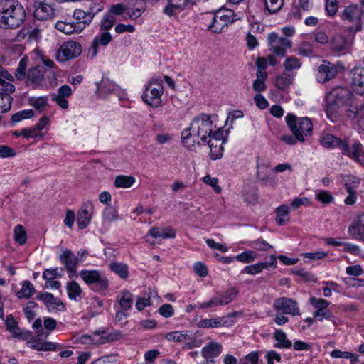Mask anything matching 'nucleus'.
Returning a JSON list of instances; mask_svg holds the SVG:
<instances>
[{
	"instance_id": "e2e57ef3",
	"label": "nucleus",
	"mask_w": 364,
	"mask_h": 364,
	"mask_svg": "<svg viewBox=\"0 0 364 364\" xmlns=\"http://www.w3.org/2000/svg\"><path fill=\"white\" fill-rule=\"evenodd\" d=\"M38 304L35 301H31L26 304L23 310L25 314V316L28 321L33 319L36 315L34 309L38 307Z\"/></svg>"
},
{
	"instance_id": "9b49d317",
	"label": "nucleus",
	"mask_w": 364,
	"mask_h": 364,
	"mask_svg": "<svg viewBox=\"0 0 364 364\" xmlns=\"http://www.w3.org/2000/svg\"><path fill=\"white\" fill-rule=\"evenodd\" d=\"M224 131L222 128L216 130V132L212 136V139L203 144H208L210 149V157L213 160H217L223 156V147L225 143Z\"/></svg>"
},
{
	"instance_id": "6e6d98bb",
	"label": "nucleus",
	"mask_w": 364,
	"mask_h": 364,
	"mask_svg": "<svg viewBox=\"0 0 364 364\" xmlns=\"http://www.w3.org/2000/svg\"><path fill=\"white\" fill-rule=\"evenodd\" d=\"M256 252L253 250H247L237 255L235 259L242 263H250L253 262L257 257Z\"/></svg>"
},
{
	"instance_id": "cd10ccee",
	"label": "nucleus",
	"mask_w": 364,
	"mask_h": 364,
	"mask_svg": "<svg viewBox=\"0 0 364 364\" xmlns=\"http://www.w3.org/2000/svg\"><path fill=\"white\" fill-rule=\"evenodd\" d=\"M215 13L216 14V17L223 23H225V26L226 27L229 24L241 18V16L238 15V14H235L232 9L227 8H221L217 10Z\"/></svg>"
},
{
	"instance_id": "9d476101",
	"label": "nucleus",
	"mask_w": 364,
	"mask_h": 364,
	"mask_svg": "<svg viewBox=\"0 0 364 364\" xmlns=\"http://www.w3.org/2000/svg\"><path fill=\"white\" fill-rule=\"evenodd\" d=\"M114 93L120 100L127 98V92L120 88L114 82L107 78H102L97 84L96 95L99 98H106L109 95Z\"/></svg>"
},
{
	"instance_id": "0e129e2a",
	"label": "nucleus",
	"mask_w": 364,
	"mask_h": 364,
	"mask_svg": "<svg viewBox=\"0 0 364 364\" xmlns=\"http://www.w3.org/2000/svg\"><path fill=\"white\" fill-rule=\"evenodd\" d=\"M119 215L117 214V211L112 208L107 207L105 209L103 212V220L105 223L109 225L112 221H115L118 219Z\"/></svg>"
},
{
	"instance_id": "864d4df0",
	"label": "nucleus",
	"mask_w": 364,
	"mask_h": 364,
	"mask_svg": "<svg viewBox=\"0 0 364 364\" xmlns=\"http://www.w3.org/2000/svg\"><path fill=\"white\" fill-rule=\"evenodd\" d=\"M218 306H224V302H222L219 293L212 297L209 301L198 304V308L200 309H210Z\"/></svg>"
},
{
	"instance_id": "f03ea898",
	"label": "nucleus",
	"mask_w": 364,
	"mask_h": 364,
	"mask_svg": "<svg viewBox=\"0 0 364 364\" xmlns=\"http://www.w3.org/2000/svg\"><path fill=\"white\" fill-rule=\"evenodd\" d=\"M217 116L200 114L192 120L190 127L181 133V141L183 145L191 148L194 144H202L212 139L216 132L215 124Z\"/></svg>"
},
{
	"instance_id": "4468645a",
	"label": "nucleus",
	"mask_w": 364,
	"mask_h": 364,
	"mask_svg": "<svg viewBox=\"0 0 364 364\" xmlns=\"http://www.w3.org/2000/svg\"><path fill=\"white\" fill-rule=\"evenodd\" d=\"M33 16L38 20L47 21L54 17L55 9L47 0H36L33 4Z\"/></svg>"
},
{
	"instance_id": "603ef678",
	"label": "nucleus",
	"mask_w": 364,
	"mask_h": 364,
	"mask_svg": "<svg viewBox=\"0 0 364 364\" xmlns=\"http://www.w3.org/2000/svg\"><path fill=\"white\" fill-rule=\"evenodd\" d=\"M237 295L238 290L235 287H232L225 292L219 294L222 302H224V305H226L235 299Z\"/></svg>"
},
{
	"instance_id": "0eeeda50",
	"label": "nucleus",
	"mask_w": 364,
	"mask_h": 364,
	"mask_svg": "<svg viewBox=\"0 0 364 364\" xmlns=\"http://www.w3.org/2000/svg\"><path fill=\"white\" fill-rule=\"evenodd\" d=\"M164 87L161 84L150 82L144 90L141 99L146 105L157 108L161 105Z\"/></svg>"
},
{
	"instance_id": "37998d69",
	"label": "nucleus",
	"mask_w": 364,
	"mask_h": 364,
	"mask_svg": "<svg viewBox=\"0 0 364 364\" xmlns=\"http://www.w3.org/2000/svg\"><path fill=\"white\" fill-rule=\"evenodd\" d=\"M48 97H31L28 98L29 105L33 107L39 112H43L48 106Z\"/></svg>"
},
{
	"instance_id": "20e7f679",
	"label": "nucleus",
	"mask_w": 364,
	"mask_h": 364,
	"mask_svg": "<svg viewBox=\"0 0 364 364\" xmlns=\"http://www.w3.org/2000/svg\"><path fill=\"white\" fill-rule=\"evenodd\" d=\"M26 16L24 8L17 0H0V28L19 27Z\"/></svg>"
},
{
	"instance_id": "79ce46f5",
	"label": "nucleus",
	"mask_w": 364,
	"mask_h": 364,
	"mask_svg": "<svg viewBox=\"0 0 364 364\" xmlns=\"http://www.w3.org/2000/svg\"><path fill=\"white\" fill-rule=\"evenodd\" d=\"M35 291L33 284L28 280H25L22 282L21 289L16 293V296L18 299H29L34 294Z\"/></svg>"
},
{
	"instance_id": "5701e85b",
	"label": "nucleus",
	"mask_w": 364,
	"mask_h": 364,
	"mask_svg": "<svg viewBox=\"0 0 364 364\" xmlns=\"http://www.w3.org/2000/svg\"><path fill=\"white\" fill-rule=\"evenodd\" d=\"M36 298L38 300L42 301L49 311H61L65 309L63 303L59 299L54 297L51 293H41Z\"/></svg>"
},
{
	"instance_id": "c85d7f7f",
	"label": "nucleus",
	"mask_w": 364,
	"mask_h": 364,
	"mask_svg": "<svg viewBox=\"0 0 364 364\" xmlns=\"http://www.w3.org/2000/svg\"><path fill=\"white\" fill-rule=\"evenodd\" d=\"M95 13L93 11H85L80 9H76L73 12V19L82 25L84 30L92 21Z\"/></svg>"
},
{
	"instance_id": "680f3d73",
	"label": "nucleus",
	"mask_w": 364,
	"mask_h": 364,
	"mask_svg": "<svg viewBox=\"0 0 364 364\" xmlns=\"http://www.w3.org/2000/svg\"><path fill=\"white\" fill-rule=\"evenodd\" d=\"M311 204V200L308 197H297L294 198L291 203L290 208L295 210L301 206H309Z\"/></svg>"
},
{
	"instance_id": "ea45409f",
	"label": "nucleus",
	"mask_w": 364,
	"mask_h": 364,
	"mask_svg": "<svg viewBox=\"0 0 364 364\" xmlns=\"http://www.w3.org/2000/svg\"><path fill=\"white\" fill-rule=\"evenodd\" d=\"M117 301L122 310L128 311L132 307L133 295L129 291H122Z\"/></svg>"
},
{
	"instance_id": "c03bdc74",
	"label": "nucleus",
	"mask_w": 364,
	"mask_h": 364,
	"mask_svg": "<svg viewBox=\"0 0 364 364\" xmlns=\"http://www.w3.org/2000/svg\"><path fill=\"white\" fill-rule=\"evenodd\" d=\"M315 200L327 205L334 202L333 196L328 191L326 190H316L315 191Z\"/></svg>"
},
{
	"instance_id": "4c0bfd02",
	"label": "nucleus",
	"mask_w": 364,
	"mask_h": 364,
	"mask_svg": "<svg viewBox=\"0 0 364 364\" xmlns=\"http://www.w3.org/2000/svg\"><path fill=\"white\" fill-rule=\"evenodd\" d=\"M342 179L346 191H356L360 183V180L358 177L350 174L342 176Z\"/></svg>"
},
{
	"instance_id": "f257e3e1",
	"label": "nucleus",
	"mask_w": 364,
	"mask_h": 364,
	"mask_svg": "<svg viewBox=\"0 0 364 364\" xmlns=\"http://www.w3.org/2000/svg\"><path fill=\"white\" fill-rule=\"evenodd\" d=\"M358 111L353 95L346 87H336L326 96L325 112L332 122H337L345 117L354 118Z\"/></svg>"
},
{
	"instance_id": "f3484780",
	"label": "nucleus",
	"mask_w": 364,
	"mask_h": 364,
	"mask_svg": "<svg viewBox=\"0 0 364 364\" xmlns=\"http://www.w3.org/2000/svg\"><path fill=\"white\" fill-rule=\"evenodd\" d=\"M347 139V137L341 139L329 133H323L320 138V144L328 149H338L342 152Z\"/></svg>"
},
{
	"instance_id": "bb28decb",
	"label": "nucleus",
	"mask_w": 364,
	"mask_h": 364,
	"mask_svg": "<svg viewBox=\"0 0 364 364\" xmlns=\"http://www.w3.org/2000/svg\"><path fill=\"white\" fill-rule=\"evenodd\" d=\"M112 40V36L108 31H103L99 35L96 36L92 43L89 49L91 57L95 58L100 46H107Z\"/></svg>"
},
{
	"instance_id": "ddd939ff",
	"label": "nucleus",
	"mask_w": 364,
	"mask_h": 364,
	"mask_svg": "<svg viewBox=\"0 0 364 364\" xmlns=\"http://www.w3.org/2000/svg\"><path fill=\"white\" fill-rule=\"evenodd\" d=\"M273 306L275 310L291 316H300L301 312L297 302L289 297H279L274 301Z\"/></svg>"
},
{
	"instance_id": "58836bf2",
	"label": "nucleus",
	"mask_w": 364,
	"mask_h": 364,
	"mask_svg": "<svg viewBox=\"0 0 364 364\" xmlns=\"http://www.w3.org/2000/svg\"><path fill=\"white\" fill-rule=\"evenodd\" d=\"M274 338L277 341L274 345L277 348H289L291 347V342L287 339V336L282 330H276L274 333Z\"/></svg>"
},
{
	"instance_id": "e433bc0d",
	"label": "nucleus",
	"mask_w": 364,
	"mask_h": 364,
	"mask_svg": "<svg viewBox=\"0 0 364 364\" xmlns=\"http://www.w3.org/2000/svg\"><path fill=\"white\" fill-rule=\"evenodd\" d=\"M149 236L155 239L174 238L176 237V232L174 229H150L146 237H148Z\"/></svg>"
},
{
	"instance_id": "c756f323",
	"label": "nucleus",
	"mask_w": 364,
	"mask_h": 364,
	"mask_svg": "<svg viewBox=\"0 0 364 364\" xmlns=\"http://www.w3.org/2000/svg\"><path fill=\"white\" fill-rule=\"evenodd\" d=\"M190 2V0H168L164 13L171 16L181 12Z\"/></svg>"
},
{
	"instance_id": "c9c22d12",
	"label": "nucleus",
	"mask_w": 364,
	"mask_h": 364,
	"mask_svg": "<svg viewBox=\"0 0 364 364\" xmlns=\"http://www.w3.org/2000/svg\"><path fill=\"white\" fill-rule=\"evenodd\" d=\"M267 79V72L257 71L256 79L252 82L253 90L257 92H264L267 88L266 85Z\"/></svg>"
},
{
	"instance_id": "13d9d810",
	"label": "nucleus",
	"mask_w": 364,
	"mask_h": 364,
	"mask_svg": "<svg viewBox=\"0 0 364 364\" xmlns=\"http://www.w3.org/2000/svg\"><path fill=\"white\" fill-rule=\"evenodd\" d=\"M331 356L333 358H346L349 359L352 362L358 361V355L347 351H341L340 350H333L331 353Z\"/></svg>"
},
{
	"instance_id": "a19ab883",
	"label": "nucleus",
	"mask_w": 364,
	"mask_h": 364,
	"mask_svg": "<svg viewBox=\"0 0 364 364\" xmlns=\"http://www.w3.org/2000/svg\"><path fill=\"white\" fill-rule=\"evenodd\" d=\"M289 208L287 205H281L276 209V221L278 225H284L289 220Z\"/></svg>"
},
{
	"instance_id": "8fccbe9b",
	"label": "nucleus",
	"mask_w": 364,
	"mask_h": 364,
	"mask_svg": "<svg viewBox=\"0 0 364 364\" xmlns=\"http://www.w3.org/2000/svg\"><path fill=\"white\" fill-rule=\"evenodd\" d=\"M22 134L23 138L26 139H33L36 141H39L44 136V134H41L35 126L23 128Z\"/></svg>"
},
{
	"instance_id": "473e14b6",
	"label": "nucleus",
	"mask_w": 364,
	"mask_h": 364,
	"mask_svg": "<svg viewBox=\"0 0 364 364\" xmlns=\"http://www.w3.org/2000/svg\"><path fill=\"white\" fill-rule=\"evenodd\" d=\"M136 183V178L129 175H117L115 176L113 182L114 187L116 188H129Z\"/></svg>"
},
{
	"instance_id": "1a4fd4ad",
	"label": "nucleus",
	"mask_w": 364,
	"mask_h": 364,
	"mask_svg": "<svg viewBox=\"0 0 364 364\" xmlns=\"http://www.w3.org/2000/svg\"><path fill=\"white\" fill-rule=\"evenodd\" d=\"M269 50L276 55L284 57L287 50L291 48V41L283 37H279L277 33L272 32L267 37Z\"/></svg>"
},
{
	"instance_id": "39448f33",
	"label": "nucleus",
	"mask_w": 364,
	"mask_h": 364,
	"mask_svg": "<svg viewBox=\"0 0 364 364\" xmlns=\"http://www.w3.org/2000/svg\"><path fill=\"white\" fill-rule=\"evenodd\" d=\"M285 121L298 141L304 143L312 135L313 124L309 118H298L294 114H287Z\"/></svg>"
},
{
	"instance_id": "49530a36",
	"label": "nucleus",
	"mask_w": 364,
	"mask_h": 364,
	"mask_svg": "<svg viewBox=\"0 0 364 364\" xmlns=\"http://www.w3.org/2000/svg\"><path fill=\"white\" fill-rule=\"evenodd\" d=\"M313 316L320 321H322L323 318H326V320L333 322L335 326L337 325L335 320V316L328 308L324 309H316L314 312Z\"/></svg>"
},
{
	"instance_id": "a211bd4d",
	"label": "nucleus",
	"mask_w": 364,
	"mask_h": 364,
	"mask_svg": "<svg viewBox=\"0 0 364 364\" xmlns=\"http://www.w3.org/2000/svg\"><path fill=\"white\" fill-rule=\"evenodd\" d=\"M223 350V346L216 342L211 341L205 345L201 350L202 356L204 358V364H214V358L218 357Z\"/></svg>"
},
{
	"instance_id": "a18cd8bd",
	"label": "nucleus",
	"mask_w": 364,
	"mask_h": 364,
	"mask_svg": "<svg viewBox=\"0 0 364 364\" xmlns=\"http://www.w3.org/2000/svg\"><path fill=\"white\" fill-rule=\"evenodd\" d=\"M110 338L109 336H101L98 338L92 337V336H90L87 334L82 335L80 338V341L82 343L88 344L92 343L95 345H101L105 344L110 341Z\"/></svg>"
},
{
	"instance_id": "393cba45",
	"label": "nucleus",
	"mask_w": 364,
	"mask_h": 364,
	"mask_svg": "<svg viewBox=\"0 0 364 364\" xmlns=\"http://www.w3.org/2000/svg\"><path fill=\"white\" fill-rule=\"evenodd\" d=\"M60 260L69 273V277L72 278L73 274L76 273V266L79 262L78 257L75 256L72 251L66 250L61 254Z\"/></svg>"
},
{
	"instance_id": "aec40b11",
	"label": "nucleus",
	"mask_w": 364,
	"mask_h": 364,
	"mask_svg": "<svg viewBox=\"0 0 364 364\" xmlns=\"http://www.w3.org/2000/svg\"><path fill=\"white\" fill-rule=\"evenodd\" d=\"M350 85L355 92L358 95L364 94V68L355 67L351 70Z\"/></svg>"
},
{
	"instance_id": "4d7b16f0",
	"label": "nucleus",
	"mask_w": 364,
	"mask_h": 364,
	"mask_svg": "<svg viewBox=\"0 0 364 364\" xmlns=\"http://www.w3.org/2000/svg\"><path fill=\"white\" fill-rule=\"evenodd\" d=\"M34 114L33 109H28L18 112L12 115L11 121L14 123L20 122L23 119L31 118Z\"/></svg>"
},
{
	"instance_id": "09e8293b",
	"label": "nucleus",
	"mask_w": 364,
	"mask_h": 364,
	"mask_svg": "<svg viewBox=\"0 0 364 364\" xmlns=\"http://www.w3.org/2000/svg\"><path fill=\"white\" fill-rule=\"evenodd\" d=\"M109 267L122 279H127L129 276L128 267L125 264L112 262L109 264Z\"/></svg>"
},
{
	"instance_id": "6ab92c4d",
	"label": "nucleus",
	"mask_w": 364,
	"mask_h": 364,
	"mask_svg": "<svg viewBox=\"0 0 364 364\" xmlns=\"http://www.w3.org/2000/svg\"><path fill=\"white\" fill-rule=\"evenodd\" d=\"M338 70L336 65L328 61H323L317 70L316 79L319 82H325L333 79L337 75Z\"/></svg>"
},
{
	"instance_id": "6e6552de",
	"label": "nucleus",
	"mask_w": 364,
	"mask_h": 364,
	"mask_svg": "<svg viewBox=\"0 0 364 364\" xmlns=\"http://www.w3.org/2000/svg\"><path fill=\"white\" fill-rule=\"evenodd\" d=\"M82 53L81 45L73 41L63 43L56 52L55 58L58 62H65L78 57Z\"/></svg>"
},
{
	"instance_id": "dca6fc26",
	"label": "nucleus",
	"mask_w": 364,
	"mask_h": 364,
	"mask_svg": "<svg viewBox=\"0 0 364 364\" xmlns=\"http://www.w3.org/2000/svg\"><path fill=\"white\" fill-rule=\"evenodd\" d=\"M235 313L229 314L226 316L204 318L199 321L198 326L200 328H219L222 326L228 327L234 323V316Z\"/></svg>"
},
{
	"instance_id": "7c9ffc66",
	"label": "nucleus",
	"mask_w": 364,
	"mask_h": 364,
	"mask_svg": "<svg viewBox=\"0 0 364 364\" xmlns=\"http://www.w3.org/2000/svg\"><path fill=\"white\" fill-rule=\"evenodd\" d=\"M302 65L301 59L295 56H289L285 58L282 63V66L286 73H291L293 76H296L297 71Z\"/></svg>"
},
{
	"instance_id": "423d86ee",
	"label": "nucleus",
	"mask_w": 364,
	"mask_h": 364,
	"mask_svg": "<svg viewBox=\"0 0 364 364\" xmlns=\"http://www.w3.org/2000/svg\"><path fill=\"white\" fill-rule=\"evenodd\" d=\"M79 275L93 291L102 293L108 289V279L97 270H82Z\"/></svg>"
},
{
	"instance_id": "2f4dec72",
	"label": "nucleus",
	"mask_w": 364,
	"mask_h": 364,
	"mask_svg": "<svg viewBox=\"0 0 364 364\" xmlns=\"http://www.w3.org/2000/svg\"><path fill=\"white\" fill-rule=\"evenodd\" d=\"M13 77L7 71L4 70L2 67L0 66V85L2 87V92L4 95H10L15 91V87L9 82H6L5 80H11Z\"/></svg>"
},
{
	"instance_id": "052dcab7",
	"label": "nucleus",
	"mask_w": 364,
	"mask_h": 364,
	"mask_svg": "<svg viewBox=\"0 0 364 364\" xmlns=\"http://www.w3.org/2000/svg\"><path fill=\"white\" fill-rule=\"evenodd\" d=\"M257 176L258 180L264 186L274 188L277 185L276 177L269 173H266Z\"/></svg>"
},
{
	"instance_id": "b1692460",
	"label": "nucleus",
	"mask_w": 364,
	"mask_h": 364,
	"mask_svg": "<svg viewBox=\"0 0 364 364\" xmlns=\"http://www.w3.org/2000/svg\"><path fill=\"white\" fill-rule=\"evenodd\" d=\"M94 205L90 201L85 203L77 213V223L80 227H87L90 225L93 214Z\"/></svg>"
},
{
	"instance_id": "774afa93",
	"label": "nucleus",
	"mask_w": 364,
	"mask_h": 364,
	"mask_svg": "<svg viewBox=\"0 0 364 364\" xmlns=\"http://www.w3.org/2000/svg\"><path fill=\"white\" fill-rule=\"evenodd\" d=\"M267 268L266 263L258 262L257 264L247 266L244 268V272L248 274L254 275L260 273L263 269Z\"/></svg>"
},
{
	"instance_id": "412c9836",
	"label": "nucleus",
	"mask_w": 364,
	"mask_h": 364,
	"mask_svg": "<svg viewBox=\"0 0 364 364\" xmlns=\"http://www.w3.org/2000/svg\"><path fill=\"white\" fill-rule=\"evenodd\" d=\"M351 44V41L348 39L346 36L341 34H336L330 41V48L338 55H341L348 51L350 48Z\"/></svg>"
},
{
	"instance_id": "de8ad7c7",
	"label": "nucleus",
	"mask_w": 364,
	"mask_h": 364,
	"mask_svg": "<svg viewBox=\"0 0 364 364\" xmlns=\"http://www.w3.org/2000/svg\"><path fill=\"white\" fill-rule=\"evenodd\" d=\"M31 58L30 54L22 58L18 63V66L16 70L15 76L18 80H23L26 75V68L28 66V60Z\"/></svg>"
},
{
	"instance_id": "3c124183",
	"label": "nucleus",
	"mask_w": 364,
	"mask_h": 364,
	"mask_svg": "<svg viewBox=\"0 0 364 364\" xmlns=\"http://www.w3.org/2000/svg\"><path fill=\"white\" fill-rule=\"evenodd\" d=\"M165 338L170 341L184 342L188 339V333L184 331H173L166 333Z\"/></svg>"
},
{
	"instance_id": "4be33fe9",
	"label": "nucleus",
	"mask_w": 364,
	"mask_h": 364,
	"mask_svg": "<svg viewBox=\"0 0 364 364\" xmlns=\"http://www.w3.org/2000/svg\"><path fill=\"white\" fill-rule=\"evenodd\" d=\"M44 333H38L32 336L27 342V345L38 351H55L57 349V344L53 342L43 341L41 336Z\"/></svg>"
},
{
	"instance_id": "72a5a7b5",
	"label": "nucleus",
	"mask_w": 364,
	"mask_h": 364,
	"mask_svg": "<svg viewBox=\"0 0 364 364\" xmlns=\"http://www.w3.org/2000/svg\"><path fill=\"white\" fill-rule=\"evenodd\" d=\"M294 76L291 73H282L278 75L274 80V85L282 90L287 89L291 85H292L294 80Z\"/></svg>"
},
{
	"instance_id": "f8f14e48",
	"label": "nucleus",
	"mask_w": 364,
	"mask_h": 364,
	"mask_svg": "<svg viewBox=\"0 0 364 364\" xmlns=\"http://www.w3.org/2000/svg\"><path fill=\"white\" fill-rule=\"evenodd\" d=\"M362 9L358 5L351 4L344 9L341 14V18L343 21L355 23V26L351 28L350 31L358 32L362 30Z\"/></svg>"
},
{
	"instance_id": "69168bd1",
	"label": "nucleus",
	"mask_w": 364,
	"mask_h": 364,
	"mask_svg": "<svg viewBox=\"0 0 364 364\" xmlns=\"http://www.w3.org/2000/svg\"><path fill=\"white\" fill-rule=\"evenodd\" d=\"M270 167L271 164L267 159L262 157L257 159V176L266 173Z\"/></svg>"
},
{
	"instance_id": "bf43d9fd",
	"label": "nucleus",
	"mask_w": 364,
	"mask_h": 364,
	"mask_svg": "<svg viewBox=\"0 0 364 364\" xmlns=\"http://www.w3.org/2000/svg\"><path fill=\"white\" fill-rule=\"evenodd\" d=\"M265 9L269 14L279 11L283 6V0H264Z\"/></svg>"
},
{
	"instance_id": "338daca9",
	"label": "nucleus",
	"mask_w": 364,
	"mask_h": 364,
	"mask_svg": "<svg viewBox=\"0 0 364 364\" xmlns=\"http://www.w3.org/2000/svg\"><path fill=\"white\" fill-rule=\"evenodd\" d=\"M11 97L0 92V112L5 113L11 109Z\"/></svg>"
},
{
	"instance_id": "f704fd0d",
	"label": "nucleus",
	"mask_w": 364,
	"mask_h": 364,
	"mask_svg": "<svg viewBox=\"0 0 364 364\" xmlns=\"http://www.w3.org/2000/svg\"><path fill=\"white\" fill-rule=\"evenodd\" d=\"M66 289L70 299L75 301H80L81 300L82 290L77 282L72 281L67 282Z\"/></svg>"
},
{
	"instance_id": "2eb2a0df",
	"label": "nucleus",
	"mask_w": 364,
	"mask_h": 364,
	"mask_svg": "<svg viewBox=\"0 0 364 364\" xmlns=\"http://www.w3.org/2000/svg\"><path fill=\"white\" fill-rule=\"evenodd\" d=\"M341 153L364 166V146L360 142L355 141L350 146L348 139Z\"/></svg>"
},
{
	"instance_id": "a878e982",
	"label": "nucleus",
	"mask_w": 364,
	"mask_h": 364,
	"mask_svg": "<svg viewBox=\"0 0 364 364\" xmlns=\"http://www.w3.org/2000/svg\"><path fill=\"white\" fill-rule=\"evenodd\" d=\"M72 93L71 87L64 85L58 89L57 93L52 95V100L55 102L60 108L67 109L69 105L68 98L71 96Z\"/></svg>"
},
{
	"instance_id": "7ed1b4c3",
	"label": "nucleus",
	"mask_w": 364,
	"mask_h": 364,
	"mask_svg": "<svg viewBox=\"0 0 364 364\" xmlns=\"http://www.w3.org/2000/svg\"><path fill=\"white\" fill-rule=\"evenodd\" d=\"M30 57L36 65L28 70L27 73L28 80L38 84L44 79L45 75H50L52 77L48 80V82L53 87L56 86V75L60 70L58 68H55V63L45 56L39 48H35L30 53Z\"/></svg>"
},
{
	"instance_id": "5fc2aeb1",
	"label": "nucleus",
	"mask_w": 364,
	"mask_h": 364,
	"mask_svg": "<svg viewBox=\"0 0 364 364\" xmlns=\"http://www.w3.org/2000/svg\"><path fill=\"white\" fill-rule=\"evenodd\" d=\"M225 26V23H223L220 21L219 18L216 17L215 13L212 16L211 23L208 25V28L213 33H220L223 30Z\"/></svg>"
}]
</instances>
